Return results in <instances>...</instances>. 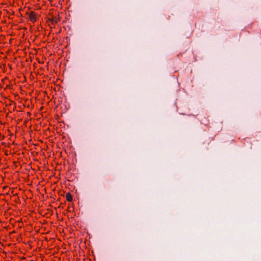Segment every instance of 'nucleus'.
Instances as JSON below:
<instances>
[{
	"mask_svg": "<svg viewBox=\"0 0 261 261\" xmlns=\"http://www.w3.org/2000/svg\"><path fill=\"white\" fill-rule=\"evenodd\" d=\"M28 18L33 23L37 21L36 14L34 11H31L28 14Z\"/></svg>",
	"mask_w": 261,
	"mask_h": 261,
	"instance_id": "f257e3e1",
	"label": "nucleus"
},
{
	"mask_svg": "<svg viewBox=\"0 0 261 261\" xmlns=\"http://www.w3.org/2000/svg\"><path fill=\"white\" fill-rule=\"evenodd\" d=\"M65 198L67 201L68 202H71L73 200V197L71 194L69 192H68L66 194Z\"/></svg>",
	"mask_w": 261,
	"mask_h": 261,
	"instance_id": "f03ea898",
	"label": "nucleus"
},
{
	"mask_svg": "<svg viewBox=\"0 0 261 261\" xmlns=\"http://www.w3.org/2000/svg\"><path fill=\"white\" fill-rule=\"evenodd\" d=\"M59 19L58 18H53L52 19H51V23L52 24H55V23H57L58 21H59Z\"/></svg>",
	"mask_w": 261,
	"mask_h": 261,
	"instance_id": "7ed1b4c3",
	"label": "nucleus"
},
{
	"mask_svg": "<svg viewBox=\"0 0 261 261\" xmlns=\"http://www.w3.org/2000/svg\"><path fill=\"white\" fill-rule=\"evenodd\" d=\"M204 120L205 121V122L203 123L205 125H207L208 124V121L206 118H204Z\"/></svg>",
	"mask_w": 261,
	"mask_h": 261,
	"instance_id": "20e7f679",
	"label": "nucleus"
}]
</instances>
